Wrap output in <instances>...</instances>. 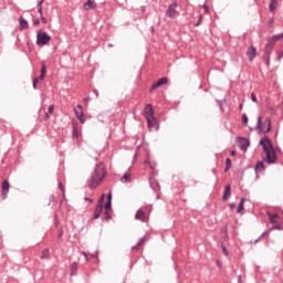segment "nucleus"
Returning <instances> with one entry per match:
<instances>
[{"instance_id": "nucleus-42", "label": "nucleus", "mask_w": 283, "mask_h": 283, "mask_svg": "<svg viewBox=\"0 0 283 283\" xmlns=\"http://www.w3.org/2000/svg\"><path fill=\"white\" fill-rule=\"evenodd\" d=\"M39 23H41L39 19L33 20V25H39Z\"/></svg>"}, {"instance_id": "nucleus-31", "label": "nucleus", "mask_w": 283, "mask_h": 283, "mask_svg": "<svg viewBox=\"0 0 283 283\" xmlns=\"http://www.w3.org/2000/svg\"><path fill=\"white\" fill-rule=\"evenodd\" d=\"M42 75L45 76V74H48V66H45V63H42V66H41V73Z\"/></svg>"}, {"instance_id": "nucleus-13", "label": "nucleus", "mask_w": 283, "mask_h": 283, "mask_svg": "<svg viewBox=\"0 0 283 283\" xmlns=\"http://www.w3.org/2000/svg\"><path fill=\"white\" fill-rule=\"evenodd\" d=\"M229 198H231V185H227L224 187V191H223V200L227 201L229 200Z\"/></svg>"}, {"instance_id": "nucleus-27", "label": "nucleus", "mask_w": 283, "mask_h": 283, "mask_svg": "<svg viewBox=\"0 0 283 283\" xmlns=\"http://www.w3.org/2000/svg\"><path fill=\"white\" fill-rule=\"evenodd\" d=\"M54 114V105L49 106V111L45 113V118H50Z\"/></svg>"}, {"instance_id": "nucleus-1", "label": "nucleus", "mask_w": 283, "mask_h": 283, "mask_svg": "<svg viewBox=\"0 0 283 283\" xmlns=\"http://www.w3.org/2000/svg\"><path fill=\"white\" fill-rule=\"evenodd\" d=\"M105 176V164H96L91 178L87 180V186L90 187V189H96V187H98V185L103 182Z\"/></svg>"}, {"instance_id": "nucleus-5", "label": "nucleus", "mask_w": 283, "mask_h": 283, "mask_svg": "<svg viewBox=\"0 0 283 283\" xmlns=\"http://www.w3.org/2000/svg\"><path fill=\"white\" fill-rule=\"evenodd\" d=\"M50 41H52V36H50L46 32L39 30L36 32V45L39 48L43 46V45H48V43H50Z\"/></svg>"}, {"instance_id": "nucleus-54", "label": "nucleus", "mask_w": 283, "mask_h": 283, "mask_svg": "<svg viewBox=\"0 0 283 283\" xmlns=\"http://www.w3.org/2000/svg\"><path fill=\"white\" fill-rule=\"evenodd\" d=\"M108 48H114V45L113 44H108Z\"/></svg>"}, {"instance_id": "nucleus-25", "label": "nucleus", "mask_w": 283, "mask_h": 283, "mask_svg": "<svg viewBox=\"0 0 283 283\" xmlns=\"http://www.w3.org/2000/svg\"><path fill=\"white\" fill-rule=\"evenodd\" d=\"M76 271H78V264L74 262L71 264V275H76Z\"/></svg>"}, {"instance_id": "nucleus-16", "label": "nucleus", "mask_w": 283, "mask_h": 283, "mask_svg": "<svg viewBox=\"0 0 283 283\" xmlns=\"http://www.w3.org/2000/svg\"><path fill=\"white\" fill-rule=\"evenodd\" d=\"M19 22H20V30H28L29 28L28 20L21 17L19 18Z\"/></svg>"}, {"instance_id": "nucleus-26", "label": "nucleus", "mask_w": 283, "mask_h": 283, "mask_svg": "<svg viewBox=\"0 0 283 283\" xmlns=\"http://www.w3.org/2000/svg\"><path fill=\"white\" fill-rule=\"evenodd\" d=\"M255 171H264V163L258 161L255 165Z\"/></svg>"}, {"instance_id": "nucleus-60", "label": "nucleus", "mask_w": 283, "mask_h": 283, "mask_svg": "<svg viewBox=\"0 0 283 283\" xmlns=\"http://www.w3.org/2000/svg\"><path fill=\"white\" fill-rule=\"evenodd\" d=\"M39 1H42V2H44L45 0H39Z\"/></svg>"}, {"instance_id": "nucleus-7", "label": "nucleus", "mask_w": 283, "mask_h": 283, "mask_svg": "<svg viewBox=\"0 0 283 283\" xmlns=\"http://www.w3.org/2000/svg\"><path fill=\"white\" fill-rule=\"evenodd\" d=\"M238 143L242 151H247V149H249V145H251V142H249V139L245 137H238Z\"/></svg>"}, {"instance_id": "nucleus-46", "label": "nucleus", "mask_w": 283, "mask_h": 283, "mask_svg": "<svg viewBox=\"0 0 283 283\" xmlns=\"http://www.w3.org/2000/svg\"><path fill=\"white\" fill-rule=\"evenodd\" d=\"M93 94H95L96 98H98V90H93Z\"/></svg>"}, {"instance_id": "nucleus-47", "label": "nucleus", "mask_w": 283, "mask_h": 283, "mask_svg": "<svg viewBox=\"0 0 283 283\" xmlns=\"http://www.w3.org/2000/svg\"><path fill=\"white\" fill-rule=\"evenodd\" d=\"M84 200H85L86 202H92V198H90V197H85Z\"/></svg>"}, {"instance_id": "nucleus-19", "label": "nucleus", "mask_w": 283, "mask_h": 283, "mask_svg": "<svg viewBox=\"0 0 283 283\" xmlns=\"http://www.w3.org/2000/svg\"><path fill=\"white\" fill-rule=\"evenodd\" d=\"M276 8H277V0H271L269 4L270 12H275Z\"/></svg>"}, {"instance_id": "nucleus-57", "label": "nucleus", "mask_w": 283, "mask_h": 283, "mask_svg": "<svg viewBox=\"0 0 283 283\" xmlns=\"http://www.w3.org/2000/svg\"><path fill=\"white\" fill-rule=\"evenodd\" d=\"M151 31L154 32V27H151Z\"/></svg>"}, {"instance_id": "nucleus-33", "label": "nucleus", "mask_w": 283, "mask_h": 283, "mask_svg": "<svg viewBox=\"0 0 283 283\" xmlns=\"http://www.w3.org/2000/svg\"><path fill=\"white\" fill-rule=\"evenodd\" d=\"M105 211H109L112 209V201H107L104 206Z\"/></svg>"}, {"instance_id": "nucleus-39", "label": "nucleus", "mask_w": 283, "mask_h": 283, "mask_svg": "<svg viewBox=\"0 0 283 283\" xmlns=\"http://www.w3.org/2000/svg\"><path fill=\"white\" fill-rule=\"evenodd\" d=\"M221 249H222L224 255H229V252L227 251V247H224V244H221Z\"/></svg>"}, {"instance_id": "nucleus-21", "label": "nucleus", "mask_w": 283, "mask_h": 283, "mask_svg": "<svg viewBox=\"0 0 283 283\" xmlns=\"http://www.w3.org/2000/svg\"><path fill=\"white\" fill-rule=\"evenodd\" d=\"M143 244H145V237H143V238L138 241V243L132 248L133 251H138V250L140 249V247H143Z\"/></svg>"}, {"instance_id": "nucleus-2", "label": "nucleus", "mask_w": 283, "mask_h": 283, "mask_svg": "<svg viewBox=\"0 0 283 283\" xmlns=\"http://www.w3.org/2000/svg\"><path fill=\"white\" fill-rule=\"evenodd\" d=\"M259 145L263 147V151L265 154V157L263 158V160H265L268 165H274L277 157L275 156V149L273 148V144H271V139L269 138V136H264L259 142Z\"/></svg>"}, {"instance_id": "nucleus-8", "label": "nucleus", "mask_w": 283, "mask_h": 283, "mask_svg": "<svg viewBox=\"0 0 283 283\" xmlns=\"http://www.w3.org/2000/svg\"><path fill=\"white\" fill-rule=\"evenodd\" d=\"M74 112H75L76 118H78V120L81 123H85V117H84V114H83V106L82 105H76L75 108H74Z\"/></svg>"}, {"instance_id": "nucleus-4", "label": "nucleus", "mask_w": 283, "mask_h": 283, "mask_svg": "<svg viewBox=\"0 0 283 283\" xmlns=\"http://www.w3.org/2000/svg\"><path fill=\"white\" fill-rule=\"evenodd\" d=\"M255 129H259L260 134H269L271 132V118L266 117L262 123V116H259Z\"/></svg>"}, {"instance_id": "nucleus-22", "label": "nucleus", "mask_w": 283, "mask_h": 283, "mask_svg": "<svg viewBox=\"0 0 283 283\" xmlns=\"http://www.w3.org/2000/svg\"><path fill=\"white\" fill-rule=\"evenodd\" d=\"M48 258H50V249H44V250L41 252L40 259H41V260H48Z\"/></svg>"}, {"instance_id": "nucleus-45", "label": "nucleus", "mask_w": 283, "mask_h": 283, "mask_svg": "<svg viewBox=\"0 0 283 283\" xmlns=\"http://www.w3.org/2000/svg\"><path fill=\"white\" fill-rule=\"evenodd\" d=\"M264 235H269V231H264V232L260 235V238L262 239V238H264Z\"/></svg>"}, {"instance_id": "nucleus-53", "label": "nucleus", "mask_w": 283, "mask_h": 283, "mask_svg": "<svg viewBox=\"0 0 283 283\" xmlns=\"http://www.w3.org/2000/svg\"><path fill=\"white\" fill-rule=\"evenodd\" d=\"M196 25H200V20L196 23Z\"/></svg>"}, {"instance_id": "nucleus-48", "label": "nucleus", "mask_w": 283, "mask_h": 283, "mask_svg": "<svg viewBox=\"0 0 283 283\" xmlns=\"http://www.w3.org/2000/svg\"><path fill=\"white\" fill-rule=\"evenodd\" d=\"M262 240V238H258L255 241H254V244H258V242H260Z\"/></svg>"}, {"instance_id": "nucleus-10", "label": "nucleus", "mask_w": 283, "mask_h": 283, "mask_svg": "<svg viewBox=\"0 0 283 283\" xmlns=\"http://www.w3.org/2000/svg\"><path fill=\"white\" fill-rule=\"evenodd\" d=\"M167 83V77H160L157 82L153 84L150 87V92H154V90H158L161 85H165Z\"/></svg>"}, {"instance_id": "nucleus-18", "label": "nucleus", "mask_w": 283, "mask_h": 283, "mask_svg": "<svg viewBox=\"0 0 283 283\" xmlns=\"http://www.w3.org/2000/svg\"><path fill=\"white\" fill-rule=\"evenodd\" d=\"M147 123H148V127L150 129H154V127H156V117H148L146 118Z\"/></svg>"}, {"instance_id": "nucleus-17", "label": "nucleus", "mask_w": 283, "mask_h": 283, "mask_svg": "<svg viewBox=\"0 0 283 283\" xmlns=\"http://www.w3.org/2000/svg\"><path fill=\"white\" fill-rule=\"evenodd\" d=\"M135 220H140V222H145V212L143 210H138L135 214Z\"/></svg>"}, {"instance_id": "nucleus-41", "label": "nucleus", "mask_w": 283, "mask_h": 283, "mask_svg": "<svg viewBox=\"0 0 283 283\" xmlns=\"http://www.w3.org/2000/svg\"><path fill=\"white\" fill-rule=\"evenodd\" d=\"M38 81H45V75H43V74L40 73V75H39V77H38Z\"/></svg>"}, {"instance_id": "nucleus-6", "label": "nucleus", "mask_w": 283, "mask_h": 283, "mask_svg": "<svg viewBox=\"0 0 283 283\" xmlns=\"http://www.w3.org/2000/svg\"><path fill=\"white\" fill-rule=\"evenodd\" d=\"M177 14H178V2L174 1L171 4L168 6V9L166 10V17L168 19H176Z\"/></svg>"}, {"instance_id": "nucleus-28", "label": "nucleus", "mask_w": 283, "mask_h": 283, "mask_svg": "<svg viewBox=\"0 0 283 283\" xmlns=\"http://www.w3.org/2000/svg\"><path fill=\"white\" fill-rule=\"evenodd\" d=\"M83 256H85L86 262H90V260L94 259V254L87 253V252H81Z\"/></svg>"}, {"instance_id": "nucleus-38", "label": "nucleus", "mask_w": 283, "mask_h": 283, "mask_svg": "<svg viewBox=\"0 0 283 283\" xmlns=\"http://www.w3.org/2000/svg\"><path fill=\"white\" fill-rule=\"evenodd\" d=\"M59 189L62 191L63 195H65V188L63 187L62 182H59Z\"/></svg>"}, {"instance_id": "nucleus-14", "label": "nucleus", "mask_w": 283, "mask_h": 283, "mask_svg": "<svg viewBox=\"0 0 283 283\" xmlns=\"http://www.w3.org/2000/svg\"><path fill=\"white\" fill-rule=\"evenodd\" d=\"M268 218L270 220V224H277V218H280V216L268 212Z\"/></svg>"}, {"instance_id": "nucleus-23", "label": "nucleus", "mask_w": 283, "mask_h": 283, "mask_svg": "<svg viewBox=\"0 0 283 283\" xmlns=\"http://www.w3.org/2000/svg\"><path fill=\"white\" fill-rule=\"evenodd\" d=\"M120 180H122V182H130L132 181V174L125 172Z\"/></svg>"}, {"instance_id": "nucleus-51", "label": "nucleus", "mask_w": 283, "mask_h": 283, "mask_svg": "<svg viewBox=\"0 0 283 283\" xmlns=\"http://www.w3.org/2000/svg\"><path fill=\"white\" fill-rule=\"evenodd\" d=\"M231 155H232V156H235V153H234V150H232V151H231Z\"/></svg>"}, {"instance_id": "nucleus-24", "label": "nucleus", "mask_w": 283, "mask_h": 283, "mask_svg": "<svg viewBox=\"0 0 283 283\" xmlns=\"http://www.w3.org/2000/svg\"><path fill=\"white\" fill-rule=\"evenodd\" d=\"M244 202H245V199L241 198L240 203L238 206L237 213H242V211H244Z\"/></svg>"}, {"instance_id": "nucleus-11", "label": "nucleus", "mask_w": 283, "mask_h": 283, "mask_svg": "<svg viewBox=\"0 0 283 283\" xmlns=\"http://www.w3.org/2000/svg\"><path fill=\"white\" fill-rule=\"evenodd\" d=\"M145 116L146 118H154V106H151V104H147L145 106Z\"/></svg>"}, {"instance_id": "nucleus-37", "label": "nucleus", "mask_w": 283, "mask_h": 283, "mask_svg": "<svg viewBox=\"0 0 283 283\" xmlns=\"http://www.w3.org/2000/svg\"><path fill=\"white\" fill-rule=\"evenodd\" d=\"M251 101H253V103H258V97L255 96V93H251Z\"/></svg>"}, {"instance_id": "nucleus-55", "label": "nucleus", "mask_w": 283, "mask_h": 283, "mask_svg": "<svg viewBox=\"0 0 283 283\" xmlns=\"http://www.w3.org/2000/svg\"><path fill=\"white\" fill-rule=\"evenodd\" d=\"M270 23H273V18H272V19H270Z\"/></svg>"}, {"instance_id": "nucleus-9", "label": "nucleus", "mask_w": 283, "mask_h": 283, "mask_svg": "<svg viewBox=\"0 0 283 283\" xmlns=\"http://www.w3.org/2000/svg\"><path fill=\"white\" fill-rule=\"evenodd\" d=\"M247 55L249 57L250 63L253 62L255 56H258V49H255V46H250L247 51Z\"/></svg>"}, {"instance_id": "nucleus-15", "label": "nucleus", "mask_w": 283, "mask_h": 283, "mask_svg": "<svg viewBox=\"0 0 283 283\" xmlns=\"http://www.w3.org/2000/svg\"><path fill=\"white\" fill-rule=\"evenodd\" d=\"M96 8V2L92 0H87V2L84 3V10H94Z\"/></svg>"}, {"instance_id": "nucleus-29", "label": "nucleus", "mask_w": 283, "mask_h": 283, "mask_svg": "<svg viewBox=\"0 0 283 283\" xmlns=\"http://www.w3.org/2000/svg\"><path fill=\"white\" fill-rule=\"evenodd\" d=\"M101 213H103V210H98V208H95V213H94V220H98L101 218Z\"/></svg>"}, {"instance_id": "nucleus-3", "label": "nucleus", "mask_w": 283, "mask_h": 283, "mask_svg": "<svg viewBox=\"0 0 283 283\" xmlns=\"http://www.w3.org/2000/svg\"><path fill=\"white\" fill-rule=\"evenodd\" d=\"M277 41V35H274L273 38L268 39V43L264 48V55L263 59L265 61V65H271V54L273 52V45H275Z\"/></svg>"}, {"instance_id": "nucleus-34", "label": "nucleus", "mask_w": 283, "mask_h": 283, "mask_svg": "<svg viewBox=\"0 0 283 283\" xmlns=\"http://www.w3.org/2000/svg\"><path fill=\"white\" fill-rule=\"evenodd\" d=\"M242 123H243L244 125H247V123H249V117L247 116V114H243V115H242Z\"/></svg>"}, {"instance_id": "nucleus-20", "label": "nucleus", "mask_w": 283, "mask_h": 283, "mask_svg": "<svg viewBox=\"0 0 283 283\" xmlns=\"http://www.w3.org/2000/svg\"><path fill=\"white\" fill-rule=\"evenodd\" d=\"M104 202H105V195H102L101 198L98 199L97 211H103Z\"/></svg>"}, {"instance_id": "nucleus-59", "label": "nucleus", "mask_w": 283, "mask_h": 283, "mask_svg": "<svg viewBox=\"0 0 283 283\" xmlns=\"http://www.w3.org/2000/svg\"><path fill=\"white\" fill-rule=\"evenodd\" d=\"M106 220H109V217H106Z\"/></svg>"}, {"instance_id": "nucleus-56", "label": "nucleus", "mask_w": 283, "mask_h": 283, "mask_svg": "<svg viewBox=\"0 0 283 283\" xmlns=\"http://www.w3.org/2000/svg\"><path fill=\"white\" fill-rule=\"evenodd\" d=\"M155 187H159L157 182L155 184Z\"/></svg>"}, {"instance_id": "nucleus-36", "label": "nucleus", "mask_w": 283, "mask_h": 283, "mask_svg": "<svg viewBox=\"0 0 283 283\" xmlns=\"http://www.w3.org/2000/svg\"><path fill=\"white\" fill-rule=\"evenodd\" d=\"M38 84H39V77L33 78V90H36Z\"/></svg>"}, {"instance_id": "nucleus-49", "label": "nucleus", "mask_w": 283, "mask_h": 283, "mask_svg": "<svg viewBox=\"0 0 283 283\" xmlns=\"http://www.w3.org/2000/svg\"><path fill=\"white\" fill-rule=\"evenodd\" d=\"M235 203H230V209H234Z\"/></svg>"}, {"instance_id": "nucleus-50", "label": "nucleus", "mask_w": 283, "mask_h": 283, "mask_svg": "<svg viewBox=\"0 0 283 283\" xmlns=\"http://www.w3.org/2000/svg\"><path fill=\"white\" fill-rule=\"evenodd\" d=\"M229 169H231V167H229V166H226V169H224V171H229Z\"/></svg>"}, {"instance_id": "nucleus-30", "label": "nucleus", "mask_w": 283, "mask_h": 283, "mask_svg": "<svg viewBox=\"0 0 283 283\" xmlns=\"http://www.w3.org/2000/svg\"><path fill=\"white\" fill-rule=\"evenodd\" d=\"M43 1H38V6H36V8H38V12L41 14L42 12H43Z\"/></svg>"}, {"instance_id": "nucleus-32", "label": "nucleus", "mask_w": 283, "mask_h": 283, "mask_svg": "<svg viewBox=\"0 0 283 283\" xmlns=\"http://www.w3.org/2000/svg\"><path fill=\"white\" fill-rule=\"evenodd\" d=\"M282 226L280 224H274L272 228H271V231H282Z\"/></svg>"}, {"instance_id": "nucleus-43", "label": "nucleus", "mask_w": 283, "mask_h": 283, "mask_svg": "<svg viewBox=\"0 0 283 283\" xmlns=\"http://www.w3.org/2000/svg\"><path fill=\"white\" fill-rule=\"evenodd\" d=\"M283 59V51L277 55V61H282Z\"/></svg>"}, {"instance_id": "nucleus-40", "label": "nucleus", "mask_w": 283, "mask_h": 283, "mask_svg": "<svg viewBox=\"0 0 283 283\" xmlns=\"http://www.w3.org/2000/svg\"><path fill=\"white\" fill-rule=\"evenodd\" d=\"M226 167H231V158L226 159Z\"/></svg>"}, {"instance_id": "nucleus-44", "label": "nucleus", "mask_w": 283, "mask_h": 283, "mask_svg": "<svg viewBox=\"0 0 283 283\" xmlns=\"http://www.w3.org/2000/svg\"><path fill=\"white\" fill-rule=\"evenodd\" d=\"M107 202H112V192L107 195Z\"/></svg>"}, {"instance_id": "nucleus-35", "label": "nucleus", "mask_w": 283, "mask_h": 283, "mask_svg": "<svg viewBox=\"0 0 283 283\" xmlns=\"http://www.w3.org/2000/svg\"><path fill=\"white\" fill-rule=\"evenodd\" d=\"M40 17H41L42 23H44V25L48 24V19L45 17H43V12L40 13Z\"/></svg>"}, {"instance_id": "nucleus-12", "label": "nucleus", "mask_w": 283, "mask_h": 283, "mask_svg": "<svg viewBox=\"0 0 283 283\" xmlns=\"http://www.w3.org/2000/svg\"><path fill=\"white\" fill-rule=\"evenodd\" d=\"M8 193H10V184L8 182V180H4L2 182V196L4 200L6 198H8Z\"/></svg>"}, {"instance_id": "nucleus-52", "label": "nucleus", "mask_w": 283, "mask_h": 283, "mask_svg": "<svg viewBox=\"0 0 283 283\" xmlns=\"http://www.w3.org/2000/svg\"><path fill=\"white\" fill-rule=\"evenodd\" d=\"M242 107H243V105H242V104H240L239 109H242Z\"/></svg>"}, {"instance_id": "nucleus-58", "label": "nucleus", "mask_w": 283, "mask_h": 283, "mask_svg": "<svg viewBox=\"0 0 283 283\" xmlns=\"http://www.w3.org/2000/svg\"><path fill=\"white\" fill-rule=\"evenodd\" d=\"M150 185H151V187H154V182H151Z\"/></svg>"}]
</instances>
